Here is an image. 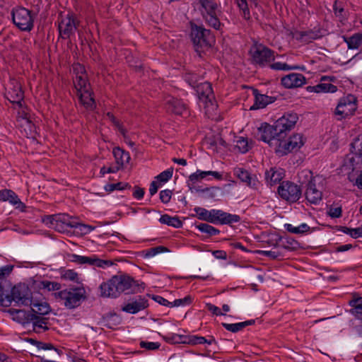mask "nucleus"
<instances>
[{
  "label": "nucleus",
  "mask_w": 362,
  "mask_h": 362,
  "mask_svg": "<svg viewBox=\"0 0 362 362\" xmlns=\"http://www.w3.org/2000/svg\"><path fill=\"white\" fill-rule=\"evenodd\" d=\"M285 174L282 168H271L265 172V180L267 185L273 186L279 183Z\"/></svg>",
  "instance_id": "nucleus-24"
},
{
  "label": "nucleus",
  "mask_w": 362,
  "mask_h": 362,
  "mask_svg": "<svg viewBox=\"0 0 362 362\" xmlns=\"http://www.w3.org/2000/svg\"><path fill=\"white\" fill-rule=\"evenodd\" d=\"M190 38L195 51L201 54L204 49L211 47L215 43V36L210 30L206 29L202 25H198L190 21Z\"/></svg>",
  "instance_id": "nucleus-3"
},
{
  "label": "nucleus",
  "mask_w": 362,
  "mask_h": 362,
  "mask_svg": "<svg viewBox=\"0 0 362 362\" xmlns=\"http://www.w3.org/2000/svg\"><path fill=\"white\" fill-rule=\"evenodd\" d=\"M262 253L263 254L264 256L269 257L272 259H280L284 257L283 252L279 250L262 251Z\"/></svg>",
  "instance_id": "nucleus-56"
},
{
  "label": "nucleus",
  "mask_w": 362,
  "mask_h": 362,
  "mask_svg": "<svg viewBox=\"0 0 362 362\" xmlns=\"http://www.w3.org/2000/svg\"><path fill=\"white\" fill-rule=\"evenodd\" d=\"M252 63L261 67L269 65L275 59L274 51L259 44L250 50Z\"/></svg>",
  "instance_id": "nucleus-9"
},
{
  "label": "nucleus",
  "mask_w": 362,
  "mask_h": 362,
  "mask_svg": "<svg viewBox=\"0 0 362 362\" xmlns=\"http://www.w3.org/2000/svg\"><path fill=\"white\" fill-rule=\"evenodd\" d=\"M69 257L70 262H75L78 264H88L100 268L109 267L113 265V262L111 260L101 259L95 255L86 257L76 254H71Z\"/></svg>",
  "instance_id": "nucleus-13"
},
{
  "label": "nucleus",
  "mask_w": 362,
  "mask_h": 362,
  "mask_svg": "<svg viewBox=\"0 0 362 362\" xmlns=\"http://www.w3.org/2000/svg\"><path fill=\"white\" fill-rule=\"evenodd\" d=\"M323 35L322 34L320 29L314 30H309L306 31H299L296 33V40H300L305 43H308L312 42L314 40L319 39L322 37Z\"/></svg>",
  "instance_id": "nucleus-28"
},
{
  "label": "nucleus",
  "mask_w": 362,
  "mask_h": 362,
  "mask_svg": "<svg viewBox=\"0 0 362 362\" xmlns=\"http://www.w3.org/2000/svg\"><path fill=\"white\" fill-rule=\"evenodd\" d=\"M80 103L86 109L93 110L95 108V102L93 97V92L90 89L88 90V93H77Z\"/></svg>",
  "instance_id": "nucleus-31"
},
{
  "label": "nucleus",
  "mask_w": 362,
  "mask_h": 362,
  "mask_svg": "<svg viewBox=\"0 0 362 362\" xmlns=\"http://www.w3.org/2000/svg\"><path fill=\"white\" fill-rule=\"evenodd\" d=\"M141 348L145 349L148 351H155L160 348V343L141 341L139 343Z\"/></svg>",
  "instance_id": "nucleus-53"
},
{
  "label": "nucleus",
  "mask_w": 362,
  "mask_h": 362,
  "mask_svg": "<svg viewBox=\"0 0 362 362\" xmlns=\"http://www.w3.org/2000/svg\"><path fill=\"white\" fill-rule=\"evenodd\" d=\"M185 81L194 89L199 85V76L196 74L187 73L184 76Z\"/></svg>",
  "instance_id": "nucleus-49"
},
{
  "label": "nucleus",
  "mask_w": 362,
  "mask_h": 362,
  "mask_svg": "<svg viewBox=\"0 0 362 362\" xmlns=\"http://www.w3.org/2000/svg\"><path fill=\"white\" fill-rule=\"evenodd\" d=\"M337 78L334 76H322L320 78V83L317 85V93H335L337 87L332 82H334Z\"/></svg>",
  "instance_id": "nucleus-21"
},
{
  "label": "nucleus",
  "mask_w": 362,
  "mask_h": 362,
  "mask_svg": "<svg viewBox=\"0 0 362 362\" xmlns=\"http://www.w3.org/2000/svg\"><path fill=\"white\" fill-rule=\"evenodd\" d=\"M199 175L201 179L205 178L207 175H212L217 180H221L223 177L222 174L217 171H202L199 170Z\"/></svg>",
  "instance_id": "nucleus-60"
},
{
  "label": "nucleus",
  "mask_w": 362,
  "mask_h": 362,
  "mask_svg": "<svg viewBox=\"0 0 362 362\" xmlns=\"http://www.w3.org/2000/svg\"><path fill=\"white\" fill-rule=\"evenodd\" d=\"M277 192L282 199L289 203L297 202L302 196L300 187L291 181H284L280 183Z\"/></svg>",
  "instance_id": "nucleus-7"
},
{
  "label": "nucleus",
  "mask_w": 362,
  "mask_h": 362,
  "mask_svg": "<svg viewBox=\"0 0 362 362\" xmlns=\"http://www.w3.org/2000/svg\"><path fill=\"white\" fill-rule=\"evenodd\" d=\"M122 322L121 317L116 313H108L103 317L104 326L109 329H115Z\"/></svg>",
  "instance_id": "nucleus-38"
},
{
  "label": "nucleus",
  "mask_w": 362,
  "mask_h": 362,
  "mask_svg": "<svg viewBox=\"0 0 362 362\" xmlns=\"http://www.w3.org/2000/svg\"><path fill=\"white\" fill-rule=\"evenodd\" d=\"M168 110L177 115H183L187 112L186 105L180 100L172 98L167 103Z\"/></svg>",
  "instance_id": "nucleus-29"
},
{
  "label": "nucleus",
  "mask_w": 362,
  "mask_h": 362,
  "mask_svg": "<svg viewBox=\"0 0 362 362\" xmlns=\"http://www.w3.org/2000/svg\"><path fill=\"white\" fill-rule=\"evenodd\" d=\"M206 341V339L204 337L199 336H190L187 337V339L182 341V343H187L192 345L203 344Z\"/></svg>",
  "instance_id": "nucleus-48"
},
{
  "label": "nucleus",
  "mask_w": 362,
  "mask_h": 362,
  "mask_svg": "<svg viewBox=\"0 0 362 362\" xmlns=\"http://www.w3.org/2000/svg\"><path fill=\"white\" fill-rule=\"evenodd\" d=\"M344 42L349 49H358L362 44V33H357L351 37H344Z\"/></svg>",
  "instance_id": "nucleus-36"
},
{
  "label": "nucleus",
  "mask_w": 362,
  "mask_h": 362,
  "mask_svg": "<svg viewBox=\"0 0 362 362\" xmlns=\"http://www.w3.org/2000/svg\"><path fill=\"white\" fill-rule=\"evenodd\" d=\"M13 266L8 264L0 268V306L8 307L9 300L5 299L4 291L5 287L7 286V277L12 272Z\"/></svg>",
  "instance_id": "nucleus-17"
},
{
  "label": "nucleus",
  "mask_w": 362,
  "mask_h": 362,
  "mask_svg": "<svg viewBox=\"0 0 362 362\" xmlns=\"http://www.w3.org/2000/svg\"><path fill=\"white\" fill-rule=\"evenodd\" d=\"M305 82V77L302 74L298 73L289 74L281 78V84L286 88L300 87Z\"/></svg>",
  "instance_id": "nucleus-19"
},
{
  "label": "nucleus",
  "mask_w": 362,
  "mask_h": 362,
  "mask_svg": "<svg viewBox=\"0 0 362 362\" xmlns=\"http://www.w3.org/2000/svg\"><path fill=\"white\" fill-rule=\"evenodd\" d=\"M8 313L12 315L13 320L18 323L25 325L30 324V318L32 317V312L30 310L26 311L24 310L10 309Z\"/></svg>",
  "instance_id": "nucleus-26"
},
{
  "label": "nucleus",
  "mask_w": 362,
  "mask_h": 362,
  "mask_svg": "<svg viewBox=\"0 0 362 362\" xmlns=\"http://www.w3.org/2000/svg\"><path fill=\"white\" fill-rule=\"evenodd\" d=\"M203 18L209 26L212 27L215 30H221V28L223 25V24L220 22L219 18H218V14Z\"/></svg>",
  "instance_id": "nucleus-43"
},
{
  "label": "nucleus",
  "mask_w": 362,
  "mask_h": 362,
  "mask_svg": "<svg viewBox=\"0 0 362 362\" xmlns=\"http://www.w3.org/2000/svg\"><path fill=\"white\" fill-rule=\"evenodd\" d=\"M30 323L33 325V331L36 333H41L49 330V318L45 316H39L32 313L30 318Z\"/></svg>",
  "instance_id": "nucleus-23"
},
{
  "label": "nucleus",
  "mask_w": 362,
  "mask_h": 362,
  "mask_svg": "<svg viewBox=\"0 0 362 362\" xmlns=\"http://www.w3.org/2000/svg\"><path fill=\"white\" fill-rule=\"evenodd\" d=\"M173 191L170 189L161 190L159 194V198L163 204H168L171 199Z\"/></svg>",
  "instance_id": "nucleus-57"
},
{
  "label": "nucleus",
  "mask_w": 362,
  "mask_h": 362,
  "mask_svg": "<svg viewBox=\"0 0 362 362\" xmlns=\"http://www.w3.org/2000/svg\"><path fill=\"white\" fill-rule=\"evenodd\" d=\"M269 66L271 69H272L274 70L288 71V70L297 69V66H291L286 63H281L279 62L269 64Z\"/></svg>",
  "instance_id": "nucleus-52"
},
{
  "label": "nucleus",
  "mask_w": 362,
  "mask_h": 362,
  "mask_svg": "<svg viewBox=\"0 0 362 362\" xmlns=\"http://www.w3.org/2000/svg\"><path fill=\"white\" fill-rule=\"evenodd\" d=\"M218 190V187H206L204 189H197V192H200L203 194L204 199H214L216 197V191Z\"/></svg>",
  "instance_id": "nucleus-47"
},
{
  "label": "nucleus",
  "mask_w": 362,
  "mask_h": 362,
  "mask_svg": "<svg viewBox=\"0 0 362 362\" xmlns=\"http://www.w3.org/2000/svg\"><path fill=\"white\" fill-rule=\"evenodd\" d=\"M298 120L297 113L290 111L285 112L280 118L271 125L267 122L262 123L258 127L259 139L269 144L276 141L277 151L282 155L287 154L294 149L300 148L303 145V136L299 134L289 136V132L295 127Z\"/></svg>",
  "instance_id": "nucleus-1"
},
{
  "label": "nucleus",
  "mask_w": 362,
  "mask_h": 362,
  "mask_svg": "<svg viewBox=\"0 0 362 362\" xmlns=\"http://www.w3.org/2000/svg\"><path fill=\"white\" fill-rule=\"evenodd\" d=\"M206 308L209 311H210L213 315L216 316L225 315V313H222L221 309L216 306L215 305L208 303L206 304Z\"/></svg>",
  "instance_id": "nucleus-59"
},
{
  "label": "nucleus",
  "mask_w": 362,
  "mask_h": 362,
  "mask_svg": "<svg viewBox=\"0 0 362 362\" xmlns=\"http://www.w3.org/2000/svg\"><path fill=\"white\" fill-rule=\"evenodd\" d=\"M301 175L306 178H309L305 186V199L310 204H318L322 199V192L317 188L315 177L313 176L312 172L303 170L301 172Z\"/></svg>",
  "instance_id": "nucleus-11"
},
{
  "label": "nucleus",
  "mask_w": 362,
  "mask_h": 362,
  "mask_svg": "<svg viewBox=\"0 0 362 362\" xmlns=\"http://www.w3.org/2000/svg\"><path fill=\"white\" fill-rule=\"evenodd\" d=\"M40 287L49 291H57L61 289V284L58 282L45 280L40 282Z\"/></svg>",
  "instance_id": "nucleus-45"
},
{
  "label": "nucleus",
  "mask_w": 362,
  "mask_h": 362,
  "mask_svg": "<svg viewBox=\"0 0 362 362\" xmlns=\"http://www.w3.org/2000/svg\"><path fill=\"white\" fill-rule=\"evenodd\" d=\"M192 302V297L187 296L184 298L175 299L173 302H171V308L190 305Z\"/></svg>",
  "instance_id": "nucleus-54"
},
{
  "label": "nucleus",
  "mask_w": 362,
  "mask_h": 362,
  "mask_svg": "<svg viewBox=\"0 0 362 362\" xmlns=\"http://www.w3.org/2000/svg\"><path fill=\"white\" fill-rule=\"evenodd\" d=\"M145 288L144 282L139 283L127 274L115 275L100 287V296L103 298H117L122 293L134 294L142 292Z\"/></svg>",
  "instance_id": "nucleus-2"
},
{
  "label": "nucleus",
  "mask_w": 362,
  "mask_h": 362,
  "mask_svg": "<svg viewBox=\"0 0 362 362\" xmlns=\"http://www.w3.org/2000/svg\"><path fill=\"white\" fill-rule=\"evenodd\" d=\"M30 312L39 316H45L50 311V307L47 303H32Z\"/></svg>",
  "instance_id": "nucleus-39"
},
{
  "label": "nucleus",
  "mask_w": 362,
  "mask_h": 362,
  "mask_svg": "<svg viewBox=\"0 0 362 362\" xmlns=\"http://www.w3.org/2000/svg\"><path fill=\"white\" fill-rule=\"evenodd\" d=\"M284 228L286 230L291 233L304 235L310 232V227L306 223H301L298 226H293L290 223L284 224Z\"/></svg>",
  "instance_id": "nucleus-37"
},
{
  "label": "nucleus",
  "mask_w": 362,
  "mask_h": 362,
  "mask_svg": "<svg viewBox=\"0 0 362 362\" xmlns=\"http://www.w3.org/2000/svg\"><path fill=\"white\" fill-rule=\"evenodd\" d=\"M173 168H170L158 175L156 178L158 182L165 183L173 177Z\"/></svg>",
  "instance_id": "nucleus-46"
},
{
  "label": "nucleus",
  "mask_w": 362,
  "mask_h": 362,
  "mask_svg": "<svg viewBox=\"0 0 362 362\" xmlns=\"http://www.w3.org/2000/svg\"><path fill=\"white\" fill-rule=\"evenodd\" d=\"M333 10L336 16L339 17L341 20L345 18L344 8L341 6V2H339L338 0H335L333 5Z\"/></svg>",
  "instance_id": "nucleus-55"
},
{
  "label": "nucleus",
  "mask_w": 362,
  "mask_h": 362,
  "mask_svg": "<svg viewBox=\"0 0 362 362\" xmlns=\"http://www.w3.org/2000/svg\"><path fill=\"white\" fill-rule=\"evenodd\" d=\"M235 148L242 153H245L252 148L247 138L240 136L236 140Z\"/></svg>",
  "instance_id": "nucleus-41"
},
{
  "label": "nucleus",
  "mask_w": 362,
  "mask_h": 362,
  "mask_svg": "<svg viewBox=\"0 0 362 362\" xmlns=\"http://www.w3.org/2000/svg\"><path fill=\"white\" fill-rule=\"evenodd\" d=\"M194 211L196 212L197 216L199 220L207 222L209 210L202 207H195Z\"/></svg>",
  "instance_id": "nucleus-58"
},
{
  "label": "nucleus",
  "mask_w": 362,
  "mask_h": 362,
  "mask_svg": "<svg viewBox=\"0 0 362 362\" xmlns=\"http://www.w3.org/2000/svg\"><path fill=\"white\" fill-rule=\"evenodd\" d=\"M57 300L64 301V306L68 309L78 307L86 298V290L83 286L66 288L52 294Z\"/></svg>",
  "instance_id": "nucleus-4"
},
{
  "label": "nucleus",
  "mask_w": 362,
  "mask_h": 362,
  "mask_svg": "<svg viewBox=\"0 0 362 362\" xmlns=\"http://www.w3.org/2000/svg\"><path fill=\"white\" fill-rule=\"evenodd\" d=\"M80 21L76 18V14L73 12H69L65 16L62 17L59 21L58 30L59 37L66 40L75 33L78 29Z\"/></svg>",
  "instance_id": "nucleus-8"
},
{
  "label": "nucleus",
  "mask_w": 362,
  "mask_h": 362,
  "mask_svg": "<svg viewBox=\"0 0 362 362\" xmlns=\"http://www.w3.org/2000/svg\"><path fill=\"white\" fill-rule=\"evenodd\" d=\"M8 283L5 287L4 296L5 299L9 300V305L8 306L11 305L12 301H15L18 305H32V292L28 285L25 284H19L14 286L11 291L10 295L6 293L7 291L6 287H8Z\"/></svg>",
  "instance_id": "nucleus-5"
},
{
  "label": "nucleus",
  "mask_w": 362,
  "mask_h": 362,
  "mask_svg": "<svg viewBox=\"0 0 362 362\" xmlns=\"http://www.w3.org/2000/svg\"><path fill=\"white\" fill-rule=\"evenodd\" d=\"M357 109V98L352 94L341 98L336 107L335 115L341 120L348 117L352 116Z\"/></svg>",
  "instance_id": "nucleus-10"
},
{
  "label": "nucleus",
  "mask_w": 362,
  "mask_h": 362,
  "mask_svg": "<svg viewBox=\"0 0 362 362\" xmlns=\"http://www.w3.org/2000/svg\"><path fill=\"white\" fill-rule=\"evenodd\" d=\"M13 24L21 31L30 32L34 27V17L30 10L18 6L11 11Z\"/></svg>",
  "instance_id": "nucleus-6"
},
{
  "label": "nucleus",
  "mask_w": 362,
  "mask_h": 362,
  "mask_svg": "<svg viewBox=\"0 0 362 362\" xmlns=\"http://www.w3.org/2000/svg\"><path fill=\"white\" fill-rule=\"evenodd\" d=\"M253 95L255 96V103L250 107L251 110L264 108L267 105L276 100L275 97L260 94L257 89H253Z\"/></svg>",
  "instance_id": "nucleus-22"
},
{
  "label": "nucleus",
  "mask_w": 362,
  "mask_h": 362,
  "mask_svg": "<svg viewBox=\"0 0 362 362\" xmlns=\"http://www.w3.org/2000/svg\"><path fill=\"white\" fill-rule=\"evenodd\" d=\"M275 243H270L274 247H281L288 251H296L300 248V243L293 238L285 235H277L275 240Z\"/></svg>",
  "instance_id": "nucleus-18"
},
{
  "label": "nucleus",
  "mask_w": 362,
  "mask_h": 362,
  "mask_svg": "<svg viewBox=\"0 0 362 362\" xmlns=\"http://www.w3.org/2000/svg\"><path fill=\"white\" fill-rule=\"evenodd\" d=\"M239 8L243 13L245 19L248 20L250 18V12L247 5V0H236Z\"/></svg>",
  "instance_id": "nucleus-50"
},
{
  "label": "nucleus",
  "mask_w": 362,
  "mask_h": 362,
  "mask_svg": "<svg viewBox=\"0 0 362 362\" xmlns=\"http://www.w3.org/2000/svg\"><path fill=\"white\" fill-rule=\"evenodd\" d=\"M152 298L157 302L158 303L171 308V302L168 301L167 299L164 298L163 297L158 295H153Z\"/></svg>",
  "instance_id": "nucleus-63"
},
{
  "label": "nucleus",
  "mask_w": 362,
  "mask_h": 362,
  "mask_svg": "<svg viewBox=\"0 0 362 362\" xmlns=\"http://www.w3.org/2000/svg\"><path fill=\"white\" fill-rule=\"evenodd\" d=\"M6 98L12 103L17 104L19 107L22 106V101L24 98V92L20 83L16 80L10 81L8 90L6 93Z\"/></svg>",
  "instance_id": "nucleus-16"
},
{
  "label": "nucleus",
  "mask_w": 362,
  "mask_h": 362,
  "mask_svg": "<svg viewBox=\"0 0 362 362\" xmlns=\"http://www.w3.org/2000/svg\"><path fill=\"white\" fill-rule=\"evenodd\" d=\"M160 223L172 226L175 228L182 227L183 223L178 216H171L168 214H163L159 218Z\"/></svg>",
  "instance_id": "nucleus-34"
},
{
  "label": "nucleus",
  "mask_w": 362,
  "mask_h": 362,
  "mask_svg": "<svg viewBox=\"0 0 362 362\" xmlns=\"http://www.w3.org/2000/svg\"><path fill=\"white\" fill-rule=\"evenodd\" d=\"M187 339V337L178 335V334H173L170 337H165V339L167 342L171 343H179L182 342V340Z\"/></svg>",
  "instance_id": "nucleus-62"
},
{
  "label": "nucleus",
  "mask_w": 362,
  "mask_h": 362,
  "mask_svg": "<svg viewBox=\"0 0 362 362\" xmlns=\"http://www.w3.org/2000/svg\"><path fill=\"white\" fill-rule=\"evenodd\" d=\"M234 175L238 177L241 182H245L248 186L255 185V180L251 177L250 173L244 168H238L234 170Z\"/></svg>",
  "instance_id": "nucleus-35"
},
{
  "label": "nucleus",
  "mask_w": 362,
  "mask_h": 362,
  "mask_svg": "<svg viewBox=\"0 0 362 362\" xmlns=\"http://www.w3.org/2000/svg\"><path fill=\"white\" fill-rule=\"evenodd\" d=\"M327 214L331 218H339L342 215V209L341 206L339 207H330L327 211Z\"/></svg>",
  "instance_id": "nucleus-61"
},
{
  "label": "nucleus",
  "mask_w": 362,
  "mask_h": 362,
  "mask_svg": "<svg viewBox=\"0 0 362 362\" xmlns=\"http://www.w3.org/2000/svg\"><path fill=\"white\" fill-rule=\"evenodd\" d=\"M130 188L131 185L129 183L122 182H119L117 183L107 184L105 187V189L109 192H112L114 190H124Z\"/></svg>",
  "instance_id": "nucleus-44"
},
{
  "label": "nucleus",
  "mask_w": 362,
  "mask_h": 362,
  "mask_svg": "<svg viewBox=\"0 0 362 362\" xmlns=\"http://www.w3.org/2000/svg\"><path fill=\"white\" fill-rule=\"evenodd\" d=\"M148 306V300L141 296H137L132 302L128 303L122 308V310L131 314H135L144 310Z\"/></svg>",
  "instance_id": "nucleus-20"
},
{
  "label": "nucleus",
  "mask_w": 362,
  "mask_h": 362,
  "mask_svg": "<svg viewBox=\"0 0 362 362\" xmlns=\"http://www.w3.org/2000/svg\"><path fill=\"white\" fill-rule=\"evenodd\" d=\"M350 312L357 319L362 320V303H359L355 307V309H351Z\"/></svg>",
  "instance_id": "nucleus-64"
},
{
  "label": "nucleus",
  "mask_w": 362,
  "mask_h": 362,
  "mask_svg": "<svg viewBox=\"0 0 362 362\" xmlns=\"http://www.w3.org/2000/svg\"><path fill=\"white\" fill-rule=\"evenodd\" d=\"M74 83L77 93H88V90L90 89V85L88 81L87 74L76 76Z\"/></svg>",
  "instance_id": "nucleus-32"
},
{
  "label": "nucleus",
  "mask_w": 362,
  "mask_h": 362,
  "mask_svg": "<svg viewBox=\"0 0 362 362\" xmlns=\"http://www.w3.org/2000/svg\"><path fill=\"white\" fill-rule=\"evenodd\" d=\"M112 153L116 160V165L119 166V170L130 160L129 153L119 147H115Z\"/></svg>",
  "instance_id": "nucleus-30"
},
{
  "label": "nucleus",
  "mask_w": 362,
  "mask_h": 362,
  "mask_svg": "<svg viewBox=\"0 0 362 362\" xmlns=\"http://www.w3.org/2000/svg\"><path fill=\"white\" fill-rule=\"evenodd\" d=\"M62 278L65 280L80 283L78 274L72 269H68L65 271V272L62 274Z\"/></svg>",
  "instance_id": "nucleus-51"
},
{
  "label": "nucleus",
  "mask_w": 362,
  "mask_h": 362,
  "mask_svg": "<svg viewBox=\"0 0 362 362\" xmlns=\"http://www.w3.org/2000/svg\"><path fill=\"white\" fill-rule=\"evenodd\" d=\"M351 152L353 156L349 158V163L352 170L362 168V134L351 144Z\"/></svg>",
  "instance_id": "nucleus-15"
},
{
  "label": "nucleus",
  "mask_w": 362,
  "mask_h": 362,
  "mask_svg": "<svg viewBox=\"0 0 362 362\" xmlns=\"http://www.w3.org/2000/svg\"><path fill=\"white\" fill-rule=\"evenodd\" d=\"M199 4L204 9L201 11L202 18L218 14L219 11L218 4L213 0H199Z\"/></svg>",
  "instance_id": "nucleus-27"
},
{
  "label": "nucleus",
  "mask_w": 362,
  "mask_h": 362,
  "mask_svg": "<svg viewBox=\"0 0 362 362\" xmlns=\"http://www.w3.org/2000/svg\"><path fill=\"white\" fill-rule=\"evenodd\" d=\"M169 252L168 247L162 245L156 246L154 247H151L148 250H144L142 253L144 254V257L149 258L153 257L159 253Z\"/></svg>",
  "instance_id": "nucleus-42"
},
{
  "label": "nucleus",
  "mask_w": 362,
  "mask_h": 362,
  "mask_svg": "<svg viewBox=\"0 0 362 362\" xmlns=\"http://www.w3.org/2000/svg\"><path fill=\"white\" fill-rule=\"evenodd\" d=\"M240 221V216L231 214L219 209L209 211L207 222L214 224H231Z\"/></svg>",
  "instance_id": "nucleus-12"
},
{
  "label": "nucleus",
  "mask_w": 362,
  "mask_h": 362,
  "mask_svg": "<svg viewBox=\"0 0 362 362\" xmlns=\"http://www.w3.org/2000/svg\"><path fill=\"white\" fill-rule=\"evenodd\" d=\"M56 218V226L58 224V223H62V224L69 228H79L81 230H82V228L84 229H88V231H90L93 229L92 227L88 225L81 224L76 222L67 214H59L57 215ZM86 232L87 230L86 231Z\"/></svg>",
  "instance_id": "nucleus-25"
},
{
  "label": "nucleus",
  "mask_w": 362,
  "mask_h": 362,
  "mask_svg": "<svg viewBox=\"0 0 362 362\" xmlns=\"http://www.w3.org/2000/svg\"><path fill=\"white\" fill-rule=\"evenodd\" d=\"M195 227L202 233L207 234L209 237L216 235L220 233V230L218 229L208 223H201L198 225H195Z\"/></svg>",
  "instance_id": "nucleus-40"
},
{
  "label": "nucleus",
  "mask_w": 362,
  "mask_h": 362,
  "mask_svg": "<svg viewBox=\"0 0 362 362\" xmlns=\"http://www.w3.org/2000/svg\"><path fill=\"white\" fill-rule=\"evenodd\" d=\"M200 101L203 102L205 107L216 106L215 96L211 84L209 82L199 83L194 89Z\"/></svg>",
  "instance_id": "nucleus-14"
},
{
  "label": "nucleus",
  "mask_w": 362,
  "mask_h": 362,
  "mask_svg": "<svg viewBox=\"0 0 362 362\" xmlns=\"http://www.w3.org/2000/svg\"><path fill=\"white\" fill-rule=\"evenodd\" d=\"M255 323V320H250L245 322L234 323V324H228L226 322L221 323V325L228 331L231 332L233 333H236L245 327L249 325H252Z\"/></svg>",
  "instance_id": "nucleus-33"
}]
</instances>
